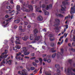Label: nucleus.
I'll return each mask as SVG.
<instances>
[{"instance_id":"f257e3e1","label":"nucleus","mask_w":75,"mask_h":75,"mask_svg":"<svg viewBox=\"0 0 75 75\" xmlns=\"http://www.w3.org/2000/svg\"><path fill=\"white\" fill-rule=\"evenodd\" d=\"M7 52H8V50H5V52H4L1 54V56H0V58H1V59H4L7 58V57H8V55H6V54H7Z\"/></svg>"},{"instance_id":"f03ea898","label":"nucleus","mask_w":75,"mask_h":75,"mask_svg":"<svg viewBox=\"0 0 75 75\" xmlns=\"http://www.w3.org/2000/svg\"><path fill=\"white\" fill-rule=\"evenodd\" d=\"M68 3L66 2H62V4L63 5H62L61 7L62 8L61 9V11H64L65 10V8H66V6H65L64 4H67Z\"/></svg>"},{"instance_id":"7ed1b4c3","label":"nucleus","mask_w":75,"mask_h":75,"mask_svg":"<svg viewBox=\"0 0 75 75\" xmlns=\"http://www.w3.org/2000/svg\"><path fill=\"white\" fill-rule=\"evenodd\" d=\"M23 52H24V54L25 55H28L30 54V52L27 51V50H26V48L25 47H24L23 48Z\"/></svg>"},{"instance_id":"20e7f679","label":"nucleus","mask_w":75,"mask_h":75,"mask_svg":"<svg viewBox=\"0 0 75 75\" xmlns=\"http://www.w3.org/2000/svg\"><path fill=\"white\" fill-rule=\"evenodd\" d=\"M21 55V53L20 52H19L18 53H17L16 54V59H19V60H20L21 57L20 56H19L18 57V56H20V55Z\"/></svg>"},{"instance_id":"39448f33","label":"nucleus","mask_w":75,"mask_h":75,"mask_svg":"<svg viewBox=\"0 0 75 75\" xmlns=\"http://www.w3.org/2000/svg\"><path fill=\"white\" fill-rule=\"evenodd\" d=\"M21 10L23 11H25V12H29L30 11V10L26 9V8L24 7V6H22L21 8Z\"/></svg>"},{"instance_id":"423d86ee","label":"nucleus","mask_w":75,"mask_h":75,"mask_svg":"<svg viewBox=\"0 0 75 75\" xmlns=\"http://www.w3.org/2000/svg\"><path fill=\"white\" fill-rule=\"evenodd\" d=\"M20 48H21V47L19 45H16L15 46V47H13V50L14 51H16V50H17V49L18 50H20Z\"/></svg>"},{"instance_id":"0eeeda50","label":"nucleus","mask_w":75,"mask_h":75,"mask_svg":"<svg viewBox=\"0 0 75 75\" xmlns=\"http://www.w3.org/2000/svg\"><path fill=\"white\" fill-rule=\"evenodd\" d=\"M9 59H10V57H8L6 59H4L3 60L2 63L4 64H7L8 63V61L7 60Z\"/></svg>"},{"instance_id":"6e6552de","label":"nucleus","mask_w":75,"mask_h":75,"mask_svg":"<svg viewBox=\"0 0 75 75\" xmlns=\"http://www.w3.org/2000/svg\"><path fill=\"white\" fill-rule=\"evenodd\" d=\"M75 8L71 7V9L70 10V13L71 14H73L75 13Z\"/></svg>"},{"instance_id":"1a4fd4ad","label":"nucleus","mask_w":75,"mask_h":75,"mask_svg":"<svg viewBox=\"0 0 75 75\" xmlns=\"http://www.w3.org/2000/svg\"><path fill=\"white\" fill-rule=\"evenodd\" d=\"M19 29L20 32H24L25 31V29H23V28L22 26H20L19 27Z\"/></svg>"},{"instance_id":"9d476101","label":"nucleus","mask_w":75,"mask_h":75,"mask_svg":"<svg viewBox=\"0 0 75 75\" xmlns=\"http://www.w3.org/2000/svg\"><path fill=\"white\" fill-rule=\"evenodd\" d=\"M16 43L18 44H20V40H19L18 37H16Z\"/></svg>"},{"instance_id":"9b49d317","label":"nucleus","mask_w":75,"mask_h":75,"mask_svg":"<svg viewBox=\"0 0 75 75\" xmlns=\"http://www.w3.org/2000/svg\"><path fill=\"white\" fill-rule=\"evenodd\" d=\"M6 13H16V11L14 10H13V11H11V10H8V11H6Z\"/></svg>"},{"instance_id":"f8f14e48","label":"nucleus","mask_w":75,"mask_h":75,"mask_svg":"<svg viewBox=\"0 0 75 75\" xmlns=\"http://www.w3.org/2000/svg\"><path fill=\"white\" fill-rule=\"evenodd\" d=\"M35 37V40H36L37 41H38L40 39V36H37V35L36 36H34Z\"/></svg>"},{"instance_id":"ddd939ff","label":"nucleus","mask_w":75,"mask_h":75,"mask_svg":"<svg viewBox=\"0 0 75 75\" xmlns=\"http://www.w3.org/2000/svg\"><path fill=\"white\" fill-rule=\"evenodd\" d=\"M46 8L45 9H43V10L44 11V13L47 16V11L46 10H47V6H46Z\"/></svg>"},{"instance_id":"4468645a","label":"nucleus","mask_w":75,"mask_h":75,"mask_svg":"<svg viewBox=\"0 0 75 75\" xmlns=\"http://www.w3.org/2000/svg\"><path fill=\"white\" fill-rule=\"evenodd\" d=\"M37 20L38 21H42L43 20V18L41 16H39L37 18Z\"/></svg>"},{"instance_id":"2eb2a0df","label":"nucleus","mask_w":75,"mask_h":75,"mask_svg":"<svg viewBox=\"0 0 75 75\" xmlns=\"http://www.w3.org/2000/svg\"><path fill=\"white\" fill-rule=\"evenodd\" d=\"M34 34L33 36H36L37 34L38 33V30H37V29H35L34 31Z\"/></svg>"},{"instance_id":"dca6fc26","label":"nucleus","mask_w":75,"mask_h":75,"mask_svg":"<svg viewBox=\"0 0 75 75\" xmlns=\"http://www.w3.org/2000/svg\"><path fill=\"white\" fill-rule=\"evenodd\" d=\"M29 38V37H28V36H25L24 37L22 38V40H24V41H26L27 40V39Z\"/></svg>"},{"instance_id":"f3484780","label":"nucleus","mask_w":75,"mask_h":75,"mask_svg":"<svg viewBox=\"0 0 75 75\" xmlns=\"http://www.w3.org/2000/svg\"><path fill=\"white\" fill-rule=\"evenodd\" d=\"M28 8L30 10L33 11V6L31 5H29L28 6Z\"/></svg>"},{"instance_id":"a211bd4d","label":"nucleus","mask_w":75,"mask_h":75,"mask_svg":"<svg viewBox=\"0 0 75 75\" xmlns=\"http://www.w3.org/2000/svg\"><path fill=\"white\" fill-rule=\"evenodd\" d=\"M20 21L19 19H16V20H15L14 21V23H20Z\"/></svg>"},{"instance_id":"6ab92c4d","label":"nucleus","mask_w":75,"mask_h":75,"mask_svg":"<svg viewBox=\"0 0 75 75\" xmlns=\"http://www.w3.org/2000/svg\"><path fill=\"white\" fill-rule=\"evenodd\" d=\"M18 74H21L22 75H26V74L22 72V71H18Z\"/></svg>"},{"instance_id":"aec40b11","label":"nucleus","mask_w":75,"mask_h":75,"mask_svg":"<svg viewBox=\"0 0 75 75\" xmlns=\"http://www.w3.org/2000/svg\"><path fill=\"white\" fill-rule=\"evenodd\" d=\"M16 9L18 11H20V6L17 5L16 6Z\"/></svg>"},{"instance_id":"412c9836","label":"nucleus","mask_w":75,"mask_h":75,"mask_svg":"<svg viewBox=\"0 0 75 75\" xmlns=\"http://www.w3.org/2000/svg\"><path fill=\"white\" fill-rule=\"evenodd\" d=\"M39 59L40 62V65H42V59L41 58H40Z\"/></svg>"},{"instance_id":"4be33fe9","label":"nucleus","mask_w":75,"mask_h":75,"mask_svg":"<svg viewBox=\"0 0 75 75\" xmlns=\"http://www.w3.org/2000/svg\"><path fill=\"white\" fill-rule=\"evenodd\" d=\"M52 7V4H50L49 5H47V9H49V8H51Z\"/></svg>"},{"instance_id":"5701e85b","label":"nucleus","mask_w":75,"mask_h":75,"mask_svg":"<svg viewBox=\"0 0 75 75\" xmlns=\"http://www.w3.org/2000/svg\"><path fill=\"white\" fill-rule=\"evenodd\" d=\"M50 40L51 41H54V40H55V38H50Z\"/></svg>"},{"instance_id":"b1692460","label":"nucleus","mask_w":75,"mask_h":75,"mask_svg":"<svg viewBox=\"0 0 75 75\" xmlns=\"http://www.w3.org/2000/svg\"><path fill=\"white\" fill-rule=\"evenodd\" d=\"M63 51H64V50L62 49H61V52L60 53L61 55H63Z\"/></svg>"},{"instance_id":"393cba45","label":"nucleus","mask_w":75,"mask_h":75,"mask_svg":"<svg viewBox=\"0 0 75 75\" xmlns=\"http://www.w3.org/2000/svg\"><path fill=\"white\" fill-rule=\"evenodd\" d=\"M55 21L56 22V23H59V22H60V21H59V20L58 19H56L55 20Z\"/></svg>"},{"instance_id":"a878e982","label":"nucleus","mask_w":75,"mask_h":75,"mask_svg":"<svg viewBox=\"0 0 75 75\" xmlns=\"http://www.w3.org/2000/svg\"><path fill=\"white\" fill-rule=\"evenodd\" d=\"M8 63L9 65H11V60H9Z\"/></svg>"},{"instance_id":"bb28decb","label":"nucleus","mask_w":75,"mask_h":75,"mask_svg":"<svg viewBox=\"0 0 75 75\" xmlns=\"http://www.w3.org/2000/svg\"><path fill=\"white\" fill-rule=\"evenodd\" d=\"M58 16L60 17H61V18H63L64 17V16L61 14H59Z\"/></svg>"},{"instance_id":"cd10ccee","label":"nucleus","mask_w":75,"mask_h":75,"mask_svg":"<svg viewBox=\"0 0 75 75\" xmlns=\"http://www.w3.org/2000/svg\"><path fill=\"white\" fill-rule=\"evenodd\" d=\"M30 40H33L34 39V38L33 36L31 35L30 37Z\"/></svg>"},{"instance_id":"c85d7f7f","label":"nucleus","mask_w":75,"mask_h":75,"mask_svg":"<svg viewBox=\"0 0 75 75\" xmlns=\"http://www.w3.org/2000/svg\"><path fill=\"white\" fill-rule=\"evenodd\" d=\"M32 64L33 65H34V66H35V67H37V64H36V63H35L34 62H33L32 63Z\"/></svg>"},{"instance_id":"c756f323","label":"nucleus","mask_w":75,"mask_h":75,"mask_svg":"<svg viewBox=\"0 0 75 75\" xmlns=\"http://www.w3.org/2000/svg\"><path fill=\"white\" fill-rule=\"evenodd\" d=\"M6 8L7 9H8V10H10V9H11V7L10 6H7Z\"/></svg>"},{"instance_id":"7c9ffc66","label":"nucleus","mask_w":75,"mask_h":75,"mask_svg":"<svg viewBox=\"0 0 75 75\" xmlns=\"http://www.w3.org/2000/svg\"><path fill=\"white\" fill-rule=\"evenodd\" d=\"M22 71H23V72H25L24 73H25H25H27V70H26L25 69H23L22 70Z\"/></svg>"},{"instance_id":"2f4dec72","label":"nucleus","mask_w":75,"mask_h":75,"mask_svg":"<svg viewBox=\"0 0 75 75\" xmlns=\"http://www.w3.org/2000/svg\"><path fill=\"white\" fill-rule=\"evenodd\" d=\"M30 69L32 71H33V70H34V69H35V67H32L30 68Z\"/></svg>"},{"instance_id":"473e14b6","label":"nucleus","mask_w":75,"mask_h":75,"mask_svg":"<svg viewBox=\"0 0 75 75\" xmlns=\"http://www.w3.org/2000/svg\"><path fill=\"white\" fill-rule=\"evenodd\" d=\"M56 55V54L55 53L53 54L52 56V57L53 58H54L55 57Z\"/></svg>"},{"instance_id":"72a5a7b5","label":"nucleus","mask_w":75,"mask_h":75,"mask_svg":"<svg viewBox=\"0 0 75 75\" xmlns=\"http://www.w3.org/2000/svg\"><path fill=\"white\" fill-rule=\"evenodd\" d=\"M40 10V8H36V11H39Z\"/></svg>"},{"instance_id":"f704fd0d","label":"nucleus","mask_w":75,"mask_h":75,"mask_svg":"<svg viewBox=\"0 0 75 75\" xmlns=\"http://www.w3.org/2000/svg\"><path fill=\"white\" fill-rule=\"evenodd\" d=\"M36 42V40H34L31 43H35Z\"/></svg>"},{"instance_id":"c9c22d12","label":"nucleus","mask_w":75,"mask_h":75,"mask_svg":"<svg viewBox=\"0 0 75 75\" xmlns=\"http://www.w3.org/2000/svg\"><path fill=\"white\" fill-rule=\"evenodd\" d=\"M45 7H46V6H45V4H43L42 5V8H44Z\"/></svg>"},{"instance_id":"e433bc0d","label":"nucleus","mask_w":75,"mask_h":75,"mask_svg":"<svg viewBox=\"0 0 75 75\" xmlns=\"http://www.w3.org/2000/svg\"><path fill=\"white\" fill-rule=\"evenodd\" d=\"M35 61L36 63H38L39 62V61L38 60H35Z\"/></svg>"},{"instance_id":"4c0bfd02","label":"nucleus","mask_w":75,"mask_h":75,"mask_svg":"<svg viewBox=\"0 0 75 75\" xmlns=\"http://www.w3.org/2000/svg\"><path fill=\"white\" fill-rule=\"evenodd\" d=\"M42 57H43V58H44V57H45L47 56V54H42Z\"/></svg>"},{"instance_id":"58836bf2","label":"nucleus","mask_w":75,"mask_h":75,"mask_svg":"<svg viewBox=\"0 0 75 75\" xmlns=\"http://www.w3.org/2000/svg\"><path fill=\"white\" fill-rule=\"evenodd\" d=\"M55 67L56 68H58V67H59V64H56L55 65Z\"/></svg>"},{"instance_id":"ea45409f","label":"nucleus","mask_w":75,"mask_h":75,"mask_svg":"<svg viewBox=\"0 0 75 75\" xmlns=\"http://www.w3.org/2000/svg\"><path fill=\"white\" fill-rule=\"evenodd\" d=\"M51 46L52 47H54L55 45V44L53 43H52L51 44Z\"/></svg>"},{"instance_id":"a19ab883","label":"nucleus","mask_w":75,"mask_h":75,"mask_svg":"<svg viewBox=\"0 0 75 75\" xmlns=\"http://www.w3.org/2000/svg\"><path fill=\"white\" fill-rule=\"evenodd\" d=\"M68 18H70V15H69L68 16L65 17V19H66Z\"/></svg>"},{"instance_id":"79ce46f5","label":"nucleus","mask_w":75,"mask_h":75,"mask_svg":"<svg viewBox=\"0 0 75 75\" xmlns=\"http://www.w3.org/2000/svg\"><path fill=\"white\" fill-rule=\"evenodd\" d=\"M24 24H25V25H27V24H28V22H25L24 23Z\"/></svg>"},{"instance_id":"37998d69","label":"nucleus","mask_w":75,"mask_h":75,"mask_svg":"<svg viewBox=\"0 0 75 75\" xmlns=\"http://www.w3.org/2000/svg\"><path fill=\"white\" fill-rule=\"evenodd\" d=\"M35 58H36L35 57H33L31 58L30 59H35Z\"/></svg>"},{"instance_id":"c03bdc74","label":"nucleus","mask_w":75,"mask_h":75,"mask_svg":"<svg viewBox=\"0 0 75 75\" xmlns=\"http://www.w3.org/2000/svg\"><path fill=\"white\" fill-rule=\"evenodd\" d=\"M51 62V59H47V62L49 63Z\"/></svg>"},{"instance_id":"a18cd8bd","label":"nucleus","mask_w":75,"mask_h":75,"mask_svg":"<svg viewBox=\"0 0 75 75\" xmlns=\"http://www.w3.org/2000/svg\"><path fill=\"white\" fill-rule=\"evenodd\" d=\"M10 3L11 4H13L14 3L13 2V0H11L10 1Z\"/></svg>"},{"instance_id":"49530a36","label":"nucleus","mask_w":75,"mask_h":75,"mask_svg":"<svg viewBox=\"0 0 75 75\" xmlns=\"http://www.w3.org/2000/svg\"><path fill=\"white\" fill-rule=\"evenodd\" d=\"M49 37H50L51 38V37H53V35H49Z\"/></svg>"},{"instance_id":"de8ad7c7","label":"nucleus","mask_w":75,"mask_h":75,"mask_svg":"<svg viewBox=\"0 0 75 75\" xmlns=\"http://www.w3.org/2000/svg\"><path fill=\"white\" fill-rule=\"evenodd\" d=\"M57 72L59 74V73L60 72V70H59L57 69Z\"/></svg>"},{"instance_id":"09e8293b","label":"nucleus","mask_w":75,"mask_h":75,"mask_svg":"<svg viewBox=\"0 0 75 75\" xmlns=\"http://www.w3.org/2000/svg\"><path fill=\"white\" fill-rule=\"evenodd\" d=\"M42 49H43V50H45V47L43 46L42 47Z\"/></svg>"},{"instance_id":"8fccbe9b","label":"nucleus","mask_w":75,"mask_h":75,"mask_svg":"<svg viewBox=\"0 0 75 75\" xmlns=\"http://www.w3.org/2000/svg\"><path fill=\"white\" fill-rule=\"evenodd\" d=\"M73 40L74 41H75V35L73 36Z\"/></svg>"},{"instance_id":"3c124183","label":"nucleus","mask_w":75,"mask_h":75,"mask_svg":"<svg viewBox=\"0 0 75 75\" xmlns=\"http://www.w3.org/2000/svg\"><path fill=\"white\" fill-rule=\"evenodd\" d=\"M67 35H68V33H67V34H66V33H65L64 34V36L65 38V37H67Z\"/></svg>"},{"instance_id":"603ef678","label":"nucleus","mask_w":75,"mask_h":75,"mask_svg":"<svg viewBox=\"0 0 75 75\" xmlns=\"http://www.w3.org/2000/svg\"><path fill=\"white\" fill-rule=\"evenodd\" d=\"M5 17H6V18H8V17H9V16H8V15H6L5 16Z\"/></svg>"},{"instance_id":"864d4df0","label":"nucleus","mask_w":75,"mask_h":75,"mask_svg":"<svg viewBox=\"0 0 75 75\" xmlns=\"http://www.w3.org/2000/svg\"><path fill=\"white\" fill-rule=\"evenodd\" d=\"M44 61H46L47 60V59L46 58H44L43 59Z\"/></svg>"},{"instance_id":"5fc2aeb1","label":"nucleus","mask_w":75,"mask_h":75,"mask_svg":"<svg viewBox=\"0 0 75 75\" xmlns=\"http://www.w3.org/2000/svg\"><path fill=\"white\" fill-rule=\"evenodd\" d=\"M65 42H68V38H67L65 40Z\"/></svg>"},{"instance_id":"6e6d98bb","label":"nucleus","mask_w":75,"mask_h":75,"mask_svg":"<svg viewBox=\"0 0 75 75\" xmlns=\"http://www.w3.org/2000/svg\"><path fill=\"white\" fill-rule=\"evenodd\" d=\"M28 28H31V25H28Z\"/></svg>"},{"instance_id":"4d7b16f0","label":"nucleus","mask_w":75,"mask_h":75,"mask_svg":"<svg viewBox=\"0 0 75 75\" xmlns=\"http://www.w3.org/2000/svg\"><path fill=\"white\" fill-rule=\"evenodd\" d=\"M16 28H17V26L15 25L14 27V28H15V29H16Z\"/></svg>"},{"instance_id":"13d9d810","label":"nucleus","mask_w":75,"mask_h":75,"mask_svg":"<svg viewBox=\"0 0 75 75\" xmlns=\"http://www.w3.org/2000/svg\"><path fill=\"white\" fill-rule=\"evenodd\" d=\"M34 55H35V54H34V53H33L31 54V56H32V57H34Z\"/></svg>"},{"instance_id":"bf43d9fd","label":"nucleus","mask_w":75,"mask_h":75,"mask_svg":"<svg viewBox=\"0 0 75 75\" xmlns=\"http://www.w3.org/2000/svg\"><path fill=\"white\" fill-rule=\"evenodd\" d=\"M25 58L28 59L30 58V57L25 56Z\"/></svg>"},{"instance_id":"052dcab7","label":"nucleus","mask_w":75,"mask_h":75,"mask_svg":"<svg viewBox=\"0 0 75 75\" xmlns=\"http://www.w3.org/2000/svg\"><path fill=\"white\" fill-rule=\"evenodd\" d=\"M16 15H17V14H19V13H18V11H16Z\"/></svg>"},{"instance_id":"680f3d73","label":"nucleus","mask_w":75,"mask_h":75,"mask_svg":"<svg viewBox=\"0 0 75 75\" xmlns=\"http://www.w3.org/2000/svg\"><path fill=\"white\" fill-rule=\"evenodd\" d=\"M57 44L58 45H61V44H61V43L58 42L57 43Z\"/></svg>"},{"instance_id":"e2e57ef3","label":"nucleus","mask_w":75,"mask_h":75,"mask_svg":"<svg viewBox=\"0 0 75 75\" xmlns=\"http://www.w3.org/2000/svg\"><path fill=\"white\" fill-rule=\"evenodd\" d=\"M12 13H12V14H11L10 15L11 16H13V15H14V13H14V12H13Z\"/></svg>"},{"instance_id":"0e129e2a","label":"nucleus","mask_w":75,"mask_h":75,"mask_svg":"<svg viewBox=\"0 0 75 75\" xmlns=\"http://www.w3.org/2000/svg\"><path fill=\"white\" fill-rule=\"evenodd\" d=\"M66 28L67 29L68 28V25H66Z\"/></svg>"},{"instance_id":"69168bd1","label":"nucleus","mask_w":75,"mask_h":75,"mask_svg":"<svg viewBox=\"0 0 75 75\" xmlns=\"http://www.w3.org/2000/svg\"><path fill=\"white\" fill-rule=\"evenodd\" d=\"M4 41L5 43H6V44H7L8 42L7 40H5Z\"/></svg>"},{"instance_id":"338daca9","label":"nucleus","mask_w":75,"mask_h":75,"mask_svg":"<svg viewBox=\"0 0 75 75\" xmlns=\"http://www.w3.org/2000/svg\"><path fill=\"white\" fill-rule=\"evenodd\" d=\"M31 3L32 4H34V1H32L31 2Z\"/></svg>"},{"instance_id":"774afa93","label":"nucleus","mask_w":75,"mask_h":75,"mask_svg":"<svg viewBox=\"0 0 75 75\" xmlns=\"http://www.w3.org/2000/svg\"><path fill=\"white\" fill-rule=\"evenodd\" d=\"M47 75H51V73H48Z\"/></svg>"}]
</instances>
